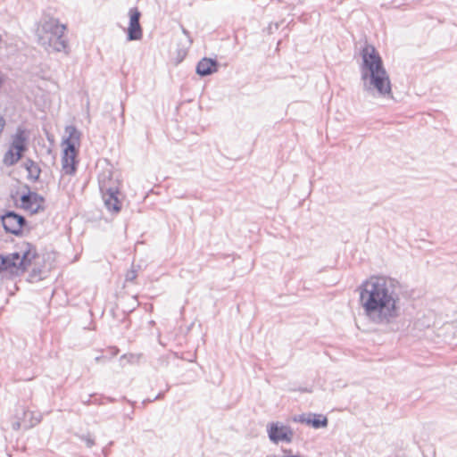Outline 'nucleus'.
<instances>
[{
	"instance_id": "nucleus-1",
	"label": "nucleus",
	"mask_w": 457,
	"mask_h": 457,
	"mask_svg": "<svg viewBox=\"0 0 457 457\" xmlns=\"http://www.w3.org/2000/svg\"><path fill=\"white\" fill-rule=\"evenodd\" d=\"M360 303L372 323L397 330L401 313L400 285L387 277H370L359 287Z\"/></svg>"
},
{
	"instance_id": "nucleus-2",
	"label": "nucleus",
	"mask_w": 457,
	"mask_h": 457,
	"mask_svg": "<svg viewBox=\"0 0 457 457\" xmlns=\"http://www.w3.org/2000/svg\"><path fill=\"white\" fill-rule=\"evenodd\" d=\"M361 55L363 89L372 95L376 92L379 96L392 97L391 81L376 48L371 45H366Z\"/></svg>"
},
{
	"instance_id": "nucleus-3",
	"label": "nucleus",
	"mask_w": 457,
	"mask_h": 457,
	"mask_svg": "<svg viewBox=\"0 0 457 457\" xmlns=\"http://www.w3.org/2000/svg\"><path fill=\"white\" fill-rule=\"evenodd\" d=\"M65 30L66 26L60 23L57 19L46 18L37 29V43L48 53L68 54V44L64 37Z\"/></svg>"
},
{
	"instance_id": "nucleus-4",
	"label": "nucleus",
	"mask_w": 457,
	"mask_h": 457,
	"mask_svg": "<svg viewBox=\"0 0 457 457\" xmlns=\"http://www.w3.org/2000/svg\"><path fill=\"white\" fill-rule=\"evenodd\" d=\"M36 257L35 247L26 244L20 253H12L6 256L0 255V271H7L16 276L23 274Z\"/></svg>"
},
{
	"instance_id": "nucleus-5",
	"label": "nucleus",
	"mask_w": 457,
	"mask_h": 457,
	"mask_svg": "<svg viewBox=\"0 0 457 457\" xmlns=\"http://www.w3.org/2000/svg\"><path fill=\"white\" fill-rule=\"evenodd\" d=\"M99 188L103 195L105 207L112 212H119L120 210V202L118 199L119 188L111 179L105 178L99 179Z\"/></svg>"
},
{
	"instance_id": "nucleus-6",
	"label": "nucleus",
	"mask_w": 457,
	"mask_h": 457,
	"mask_svg": "<svg viewBox=\"0 0 457 457\" xmlns=\"http://www.w3.org/2000/svg\"><path fill=\"white\" fill-rule=\"evenodd\" d=\"M16 421L12 422V427L14 430H19L21 428L29 429L41 421V415L29 411L24 406H18L15 411Z\"/></svg>"
},
{
	"instance_id": "nucleus-7",
	"label": "nucleus",
	"mask_w": 457,
	"mask_h": 457,
	"mask_svg": "<svg viewBox=\"0 0 457 457\" xmlns=\"http://www.w3.org/2000/svg\"><path fill=\"white\" fill-rule=\"evenodd\" d=\"M1 220L4 230L13 235L21 234L23 226L26 224V220L23 216L12 211L4 214L1 217Z\"/></svg>"
},
{
	"instance_id": "nucleus-8",
	"label": "nucleus",
	"mask_w": 457,
	"mask_h": 457,
	"mask_svg": "<svg viewBox=\"0 0 457 457\" xmlns=\"http://www.w3.org/2000/svg\"><path fill=\"white\" fill-rule=\"evenodd\" d=\"M268 435L270 440L275 444L281 441L290 443L293 439L292 429L288 426L279 425L278 423L270 425Z\"/></svg>"
},
{
	"instance_id": "nucleus-9",
	"label": "nucleus",
	"mask_w": 457,
	"mask_h": 457,
	"mask_svg": "<svg viewBox=\"0 0 457 457\" xmlns=\"http://www.w3.org/2000/svg\"><path fill=\"white\" fill-rule=\"evenodd\" d=\"M21 206L31 213H37L44 210L45 199L36 192L29 191L21 196Z\"/></svg>"
},
{
	"instance_id": "nucleus-10",
	"label": "nucleus",
	"mask_w": 457,
	"mask_h": 457,
	"mask_svg": "<svg viewBox=\"0 0 457 457\" xmlns=\"http://www.w3.org/2000/svg\"><path fill=\"white\" fill-rule=\"evenodd\" d=\"M129 15V25L128 28L127 38L129 41L139 40L143 36V30L139 22L141 13L137 8H130Z\"/></svg>"
},
{
	"instance_id": "nucleus-11",
	"label": "nucleus",
	"mask_w": 457,
	"mask_h": 457,
	"mask_svg": "<svg viewBox=\"0 0 457 457\" xmlns=\"http://www.w3.org/2000/svg\"><path fill=\"white\" fill-rule=\"evenodd\" d=\"M76 155L77 151L73 150V146L71 145L65 146L63 155L62 157V170L65 174L73 175L76 172Z\"/></svg>"
},
{
	"instance_id": "nucleus-12",
	"label": "nucleus",
	"mask_w": 457,
	"mask_h": 457,
	"mask_svg": "<svg viewBox=\"0 0 457 457\" xmlns=\"http://www.w3.org/2000/svg\"><path fill=\"white\" fill-rule=\"evenodd\" d=\"M28 135L24 129L19 127L12 137L11 148L22 155L27 150Z\"/></svg>"
},
{
	"instance_id": "nucleus-13",
	"label": "nucleus",
	"mask_w": 457,
	"mask_h": 457,
	"mask_svg": "<svg viewBox=\"0 0 457 457\" xmlns=\"http://www.w3.org/2000/svg\"><path fill=\"white\" fill-rule=\"evenodd\" d=\"M218 62L212 58H203L196 65V73L202 77L211 75L218 71Z\"/></svg>"
},
{
	"instance_id": "nucleus-14",
	"label": "nucleus",
	"mask_w": 457,
	"mask_h": 457,
	"mask_svg": "<svg viewBox=\"0 0 457 457\" xmlns=\"http://www.w3.org/2000/svg\"><path fill=\"white\" fill-rule=\"evenodd\" d=\"M182 33L185 35V38L180 40L178 43L177 55H176V60H177L178 63L181 62L185 59L186 55L187 54V51L193 43V40L190 37L189 32L183 27H182Z\"/></svg>"
},
{
	"instance_id": "nucleus-15",
	"label": "nucleus",
	"mask_w": 457,
	"mask_h": 457,
	"mask_svg": "<svg viewBox=\"0 0 457 457\" xmlns=\"http://www.w3.org/2000/svg\"><path fill=\"white\" fill-rule=\"evenodd\" d=\"M297 420L302 423L311 425L314 428H326L328 422V419L321 414H310L308 417H306L305 415H300Z\"/></svg>"
},
{
	"instance_id": "nucleus-16",
	"label": "nucleus",
	"mask_w": 457,
	"mask_h": 457,
	"mask_svg": "<svg viewBox=\"0 0 457 457\" xmlns=\"http://www.w3.org/2000/svg\"><path fill=\"white\" fill-rule=\"evenodd\" d=\"M69 137L64 140L66 146L72 145L73 150H76V145L79 143L80 132L74 126H68L66 128Z\"/></svg>"
},
{
	"instance_id": "nucleus-17",
	"label": "nucleus",
	"mask_w": 457,
	"mask_h": 457,
	"mask_svg": "<svg viewBox=\"0 0 457 457\" xmlns=\"http://www.w3.org/2000/svg\"><path fill=\"white\" fill-rule=\"evenodd\" d=\"M24 165L28 170L29 177L34 180L37 179L40 174V169L38 165L29 159L25 162Z\"/></svg>"
},
{
	"instance_id": "nucleus-18",
	"label": "nucleus",
	"mask_w": 457,
	"mask_h": 457,
	"mask_svg": "<svg viewBox=\"0 0 457 457\" xmlns=\"http://www.w3.org/2000/svg\"><path fill=\"white\" fill-rule=\"evenodd\" d=\"M12 148H10L4 155V162L8 166H12L18 162L21 158V154L19 153H13Z\"/></svg>"
},
{
	"instance_id": "nucleus-19",
	"label": "nucleus",
	"mask_w": 457,
	"mask_h": 457,
	"mask_svg": "<svg viewBox=\"0 0 457 457\" xmlns=\"http://www.w3.org/2000/svg\"><path fill=\"white\" fill-rule=\"evenodd\" d=\"M80 439L85 442L88 448H91L93 445H95V440L90 435H83L80 436Z\"/></svg>"
},
{
	"instance_id": "nucleus-20",
	"label": "nucleus",
	"mask_w": 457,
	"mask_h": 457,
	"mask_svg": "<svg viewBox=\"0 0 457 457\" xmlns=\"http://www.w3.org/2000/svg\"><path fill=\"white\" fill-rule=\"evenodd\" d=\"M136 278H137V273L134 270L128 271V273L126 274L127 281H133V280H135Z\"/></svg>"
}]
</instances>
